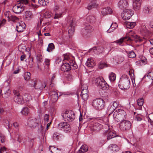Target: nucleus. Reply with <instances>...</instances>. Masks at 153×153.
I'll list each match as a JSON object with an SVG mask.
<instances>
[{
  "instance_id": "24",
  "label": "nucleus",
  "mask_w": 153,
  "mask_h": 153,
  "mask_svg": "<svg viewBox=\"0 0 153 153\" xmlns=\"http://www.w3.org/2000/svg\"><path fill=\"white\" fill-rule=\"evenodd\" d=\"M124 25L128 28H134L136 25L135 22H125L124 23Z\"/></svg>"
},
{
  "instance_id": "15",
  "label": "nucleus",
  "mask_w": 153,
  "mask_h": 153,
  "mask_svg": "<svg viewBox=\"0 0 153 153\" xmlns=\"http://www.w3.org/2000/svg\"><path fill=\"white\" fill-rule=\"evenodd\" d=\"M118 5L120 9L123 10L128 7V4L126 0H120L118 3Z\"/></svg>"
},
{
  "instance_id": "61",
  "label": "nucleus",
  "mask_w": 153,
  "mask_h": 153,
  "mask_svg": "<svg viewBox=\"0 0 153 153\" xmlns=\"http://www.w3.org/2000/svg\"><path fill=\"white\" fill-rule=\"evenodd\" d=\"M0 137L1 142L2 143H4L5 141V137L4 136L1 134H0Z\"/></svg>"
},
{
  "instance_id": "33",
  "label": "nucleus",
  "mask_w": 153,
  "mask_h": 153,
  "mask_svg": "<svg viewBox=\"0 0 153 153\" xmlns=\"http://www.w3.org/2000/svg\"><path fill=\"white\" fill-rule=\"evenodd\" d=\"M141 29L142 31L146 34L145 35L147 36L149 35L151 33L150 32L146 29V26L145 25H143L142 26Z\"/></svg>"
},
{
  "instance_id": "38",
  "label": "nucleus",
  "mask_w": 153,
  "mask_h": 153,
  "mask_svg": "<svg viewBox=\"0 0 153 153\" xmlns=\"http://www.w3.org/2000/svg\"><path fill=\"white\" fill-rule=\"evenodd\" d=\"M116 134L115 133L110 131L108 133V134L107 140H109L113 138L116 137Z\"/></svg>"
},
{
  "instance_id": "54",
  "label": "nucleus",
  "mask_w": 153,
  "mask_h": 153,
  "mask_svg": "<svg viewBox=\"0 0 153 153\" xmlns=\"http://www.w3.org/2000/svg\"><path fill=\"white\" fill-rule=\"evenodd\" d=\"M112 105V107L115 109L118 107V103L117 102L115 101L113 102L112 105Z\"/></svg>"
},
{
  "instance_id": "46",
  "label": "nucleus",
  "mask_w": 153,
  "mask_h": 153,
  "mask_svg": "<svg viewBox=\"0 0 153 153\" xmlns=\"http://www.w3.org/2000/svg\"><path fill=\"white\" fill-rule=\"evenodd\" d=\"M59 134L57 132L54 133L53 136V139L55 141H57L59 139Z\"/></svg>"
},
{
  "instance_id": "39",
  "label": "nucleus",
  "mask_w": 153,
  "mask_h": 153,
  "mask_svg": "<svg viewBox=\"0 0 153 153\" xmlns=\"http://www.w3.org/2000/svg\"><path fill=\"white\" fill-rule=\"evenodd\" d=\"M23 98L24 99V102H27L29 101L31 99L30 96L28 94H25L23 96Z\"/></svg>"
},
{
  "instance_id": "25",
  "label": "nucleus",
  "mask_w": 153,
  "mask_h": 153,
  "mask_svg": "<svg viewBox=\"0 0 153 153\" xmlns=\"http://www.w3.org/2000/svg\"><path fill=\"white\" fill-rule=\"evenodd\" d=\"M90 50H93L95 53L97 54L101 53L104 51V49L102 47H94Z\"/></svg>"
},
{
  "instance_id": "64",
  "label": "nucleus",
  "mask_w": 153,
  "mask_h": 153,
  "mask_svg": "<svg viewBox=\"0 0 153 153\" xmlns=\"http://www.w3.org/2000/svg\"><path fill=\"white\" fill-rule=\"evenodd\" d=\"M150 118L149 117L148 121L150 120L151 121V123L152 124V122H153V114H150Z\"/></svg>"
},
{
  "instance_id": "21",
  "label": "nucleus",
  "mask_w": 153,
  "mask_h": 153,
  "mask_svg": "<svg viewBox=\"0 0 153 153\" xmlns=\"http://www.w3.org/2000/svg\"><path fill=\"white\" fill-rule=\"evenodd\" d=\"M71 66L68 63H65L62 64L61 67V69L63 71H68L71 70Z\"/></svg>"
},
{
  "instance_id": "19",
  "label": "nucleus",
  "mask_w": 153,
  "mask_h": 153,
  "mask_svg": "<svg viewBox=\"0 0 153 153\" xmlns=\"http://www.w3.org/2000/svg\"><path fill=\"white\" fill-rule=\"evenodd\" d=\"M142 0H134L133 7L135 10H139L140 8Z\"/></svg>"
},
{
  "instance_id": "49",
  "label": "nucleus",
  "mask_w": 153,
  "mask_h": 153,
  "mask_svg": "<svg viewBox=\"0 0 153 153\" xmlns=\"http://www.w3.org/2000/svg\"><path fill=\"white\" fill-rule=\"evenodd\" d=\"M70 63L71 67L73 66L74 69H76L78 68V66L75 61H72L71 62H70Z\"/></svg>"
},
{
  "instance_id": "55",
  "label": "nucleus",
  "mask_w": 153,
  "mask_h": 153,
  "mask_svg": "<svg viewBox=\"0 0 153 153\" xmlns=\"http://www.w3.org/2000/svg\"><path fill=\"white\" fill-rule=\"evenodd\" d=\"M81 96L83 100H85L88 99V94H81Z\"/></svg>"
},
{
  "instance_id": "16",
  "label": "nucleus",
  "mask_w": 153,
  "mask_h": 153,
  "mask_svg": "<svg viewBox=\"0 0 153 153\" xmlns=\"http://www.w3.org/2000/svg\"><path fill=\"white\" fill-rule=\"evenodd\" d=\"M50 101L52 103L56 102L58 100V97L57 93L55 91H52L50 94Z\"/></svg>"
},
{
  "instance_id": "32",
  "label": "nucleus",
  "mask_w": 153,
  "mask_h": 153,
  "mask_svg": "<svg viewBox=\"0 0 153 153\" xmlns=\"http://www.w3.org/2000/svg\"><path fill=\"white\" fill-rule=\"evenodd\" d=\"M84 28L89 33L92 31L94 30L92 26L87 23L85 24Z\"/></svg>"
},
{
  "instance_id": "27",
  "label": "nucleus",
  "mask_w": 153,
  "mask_h": 153,
  "mask_svg": "<svg viewBox=\"0 0 153 153\" xmlns=\"http://www.w3.org/2000/svg\"><path fill=\"white\" fill-rule=\"evenodd\" d=\"M33 15L31 11H26L25 13V17L26 19L30 20L33 18Z\"/></svg>"
},
{
  "instance_id": "35",
  "label": "nucleus",
  "mask_w": 153,
  "mask_h": 153,
  "mask_svg": "<svg viewBox=\"0 0 153 153\" xmlns=\"http://www.w3.org/2000/svg\"><path fill=\"white\" fill-rule=\"evenodd\" d=\"M116 75L113 72H111L109 75V78L111 81H114L116 79Z\"/></svg>"
},
{
  "instance_id": "34",
  "label": "nucleus",
  "mask_w": 153,
  "mask_h": 153,
  "mask_svg": "<svg viewBox=\"0 0 153 153\" xmlns=\"http://www.w3.org/2000/svg\"><path fill=\"white\" fill-rule=\"evenodd\" d=\"M62 2L61 1L58 2H55V6L54 7V10H58L61 7V3Z\"/></svg>"
},
{
  "instance_id": "58",
  "label": "nucleus",
  "mask_w": 153,
  "mask_h": 153,
  "mask_svg": "<svg viewBox=\"0 0 153 153\" xmlns=\"http://www.w3.org/2000/svg\"><path fill=\"white\" fill-rule=\"evenodd\" d=\"M82 34L84 35H86L88 33V31L86 30L85 28H83L82 30Z\"/></svg>"
},
{
  "instance_id": "63",
  "label": "nucleus",
  "mask_w": 153,
  "mask_h": 153,
  "mask_svg": "<svg viewBox=\"0 0 153 153\" xmlns=\"http://www.w3.org/2000/svg\"><path fill=\"white\" fill-rule=\"evenodd\" d=\"M6 20L3 19L2 21H0V28L3 26L5 23Z\"/></svg>"
},
{
  "instance_id": "51",
  "label": "nucleus",
  "mask_w": 153,
  "mask_h": 153,
  "mask_svg": "<svg viewBox=\"0 0 153 153\" xmlns=\"http://www.w3.org/2000/svg\"><path fill=\"white\" fill-rule=\"evenodd\" d=\"M117 27V23H115L114 24V25L112 23L111 25L110 28L109 30H108V31H109L110 29H112L111 30H114L116 27Z\"/></svg>"
},
{
  "instance_id": "7",
  "label": "nucleus",
  "mask_w": 153,
  "mask_h": 153,
  "mask_svg": "<svg viewBox=\"0 0 153 153\" xmlns=\"http://www.w3.org/2000/svg\"><path fill=\"white\" fill-rule=\"evenodd\" d=\"M97 85L103 90L108 89V85L103 78H97L95 80Z\"/></svg>"
},
{
  "instance_id": "50",
  "label": "nucleus",
  "mask_w": 153,
  "mask_h": 153,
  "mask_svg": "<svg viewBox=\"0 0 153 153\" xmlns=\"http://www.w3.org/2000/svg\"><path fill=\"white\" fill-rule=\"evenodd\" d=\"M85 89H83L82 90V91L81 92V94H88V87L87 85H85Z\"/></svg>"
},
{
  "instance_id": "23",
  "label": "nucleus",
  "mask_w": 153,
  "mask_h": 153,
  "mask_svg": "<svg viewBox=\"0 0 153 153\" xmlns=\"http://www.w3.org/2000/svg\"><path fill=\"white\" fill-rule=\"evenodd\" d=\"M108 150L114 152L118 151L120 148L119 147L115 144H111L108 147Z\"/></svg>"
},
{
  "instance_id": "57",
  "label": "nucleus",
  "mask_w": 153,
  "mask_h": 153,
  "mask_svg": "<svg viewBox=\"0 0 153 153\" xmlns=\"http://www.w3.org/2000/svg\"><path fill=\"white\" fill-rule=\"evenodd\" d=\"M147 76L148 78L152 80H153V73L150 72H149L148 75H147Z\"/></svg>"
},
{
  "instance_id": "44",
  "label": "nucleus",
  "mask_w": 153,
  "mask_h": 153,
  "mask_svg": "<svg viewBox=\"0 0 153 153\" xmlns=\"http://www.w3.org/2000/svg\"><path fill=\"white\" fill-rule=\"evenodd\" d=\"M49 149L51 152L52 153H57L56 151L57 149L55 148L54 146H50L49 147Z\"/></svg>"
},
{
  "instance_id": "4",
  "label": "nucleus",
  "mask_w": 153,
  "mask_h": 153,
  "mask_svg": "<svg viewBox=\"0 0 153 153\" xmlns=\"http://www.w3.org/2000/svg\"><path fill=\"white\" fill-rule=\"evenodd\" d=\"M130 86V81L128 77L122 78L119 81L118 86L123 90H126L128 89Z\"/></svg>"
},
{
  "instance_id": "9",
  "label": "nucleus",
  "mask_w": 153,
  "mask_h": 153,
  "mask_svg": "<svg viewBox=\"0 0 153 153\" xmlns=\"http://www.w3.org/2000/svg\"><path fill=\"white\" fill-rule=\"evenodd\" d=\"M27 123L30 127L32 128H35L38 126L39 121L36 118L34 117H30L28 119Z\"/></svg>"
},
{
  "instance_id": "42",
  "label": "nucleus",
  "mask_w": 153,
  "mask_h": 153,
  "mask_svg": "<svg viewBox=\"0 0 153 153\" xmlns=\"http://www.w3.org/2000/svg\"><path fill=\"white\" fill-rule=\"evenodd\" d=\"M38 2L40 5L43 6L47 5L48 3V0H38Z\"/></svg>"
},
{
  "instance_id": "62",
  "label": "nucleus",
  "mask_w": 153,
  "mask_h": 153,
  "mask_svg": "<svg viewBox=\"0 0 153 153\" xmlns=\"http://www.w3.org/2000/svg\"><path fill=\"white\" fill-rule=\"evenodd\" d=\"M49 115L48 114H45L44 116V120L45 121L48 122L49 120Z\"/></svg>"
},
{
  "instance_id": "11",
  "label": "nucleus",
  "mask_w": 153,
  "mask_h": 153,
  "mask_svg": "<svg viewBox=\"0 0 153 153\" xmlns=\"http://www.w3.org/2000/svg\"><path fill=\"white\" fill-rule=\"evenodd\" d=\"M32 84H33V87L36 89L42 90L45 88L46 86L47 83L46 81H44L42 82H38L37 84H36V80H33L32 81Z\"/></svg>"
},
{
  "instance_id": "10",
  "label": "nucleus",
  "mask_w": 153,
  "mask_h": 153,
  "mask_svg": "<svg viewBox=\"0 0 153 153\" xmlns=\"http://www.w3.org/2000/svg\"><path fill=\"white\" fill-rule=\"evenodd\" d=\"M13 93L15 95L14 98V101L19 104H23L24 102L23 96L21 95L19 92L17 90H14Z\"/></svg>"
},
{
  "instance_id": "5",
  "label": "nucleus",
  "mask_w": 153,
  "mask_h": 153,
  "mask_svg": "<svg viewBox=\"0 0 153 153\" xmlns=\"http://www.w3.org/2000/svg\"><path fill=\"white\" fill-rule=\"evenodd\" d=\"M92 105L96 109L101 110L104 107V102L102 99L97 98L93 101Z\"/></svg>"
},
{
  "instance_id": "6",
  "label": "nucleus",
  "mask_w": 153,
  "mask_h": 153,
  "mask_svg": "<svg viewBox=\"0 0 153 153\" xmlns=\"http://www.w3.org/2000/svg\"><path fill=\"white\" fill-rule=\"evenodd\" d=\"M63 119L65 121L71 122L75 118L74 113L71 111H68L62 114Z\"/></svg>"
},
{
  "instance_id": "3",
  "label": "nucleus",
  "mask_w": 153,
  "mask_h": 153,
  "mask_svg": "<svg viewBox=\"0 0 153 153\" xmlns=\"http://www.w3.org/2000/svg\"><path fill=\"white\" fill-rule=\"evenodd\" d=\"M126 113L123 110H117L113 114L114 118L117 122H121L126 118Z\"/></svg>"
},
{
  "instance_id": "28",
  "label": "nucleus",
  "mask_w": 153,
  "mask_h": 153,
  "mask_svg": "<svg viewBox=\"0 0 153 153\" xmlns=\"http://www.w3.org/2000/svg\"><path fill=\"white\" fill-rule=\"evenodd\" d=\"M29 112V109L28 107H23L21 112V113L22 115L25 116H27Z\"/></svg>"
},
{
  "instance_id": "40",
  "label": "nucleus",
  "mask_w": 153,
  "mask_h": 153,
  "mask_svg": "<svg viewBox=\"0 0 153 153\" xmlns=\"http://www.w3.org/2000/svg\"><path fill=\"white\" fill-rule=\"evenodd\" d=\"M24 78L25 80H28L30 78V73L29 72H26L24 73Z\"/></svg>"
},
{
  "instance_id": "43",
  "label": "nucleus",
  "mask_w": 153,
  "mask_h": 153,
  "mask_svg": "<svg viewBox=\"0 0 153 153\" xmlns=\"http://www.w3.org/2000/svg\"><path fill=\"white\" fill-rule=\"evenodd\" d=\"M107 67V65L106 63L103 62H101L99 63V68L102 69L105 67Z\"/></svg>"
},
{
  "instance_id": "14",
  "label": "nucleus",
  "mask_w": 153,
  "mask_h": 153,
  "mask_svg": "<svg viewBox=\"0 0 153 153\" xmlns=\"http://www.w3.org/2000/svg\"><path fill=\"white\" fill-rule=\"evenodd\" d=\"M102 128V125L97 123L91 124L90 126V130L92 131H98Z\"/></svg>"
},
{
  "instance_id": "41",
  "label": "nucleus",
  "mask_w": 153,
  "mask_h": 153,
  "mask_svg": "<svg viewBox=\"0 0 153 153\" xmlns=\"http://www.w3.org/2000/svg\"><path fill=\"white\" fill-rule=\"evenodd\" d=\"M55 46L53 43H49L48 47L47 49V51L48 52H50L51 50L54 49Z\"/></svg>"
},
{
  "instance_id": "36",
  "label": "nucleus",
  "mask_w": 153,
  "mask_h": 153,
  "mask_svg": "<svg viewBox=\"0 0 153 153\" xmlns=\"http://www.w3.org/2000/svg\"><path fill=\"white\" fill-rule=\"evenodd\" d=\"M9 21H12L13 22H16L18 18L15 16L10 15L7 16Z\"/></svg>"
},
{
  "instance_id": "2",
  "label": "nucleus",
  "mask_w": 153,
  "mask_h": 153,
  "mask_svg": "<svg viewBox=\"0 0 153 153\" xmlns=\"http://www.w3.org/2000/svg\"><path fill=\"white\" fill-rule=\"evenodd\" d=\"M19 3L14 5L13 8V11L16 13L22 12L25 9V5L28 4V0H19Z\"/></svg>"
},
{
  "instance_id": "47",
  "label": "nucleus",
  "mask_w": 153,
  "mask_h": 153,
  "mask_svg": "<svg viewBox=\"0 0 153 153\" xmlns=\"http://www.w3.org/2000/svg\"><path fill=\"white\" fill-rule=\"evenodd\" d=\"M128 57L131 58H134L136 56V55L134 52L133 51H131L129 52L128 53Z\"/></svg>"
},
{
  "instance_id": "17",
  "label": "nucleus",
  "mask_w": 153,
  "mask_h": 153,
  "mask_svg": "<svg viewBox=\"0 0 153 153\" xmlns=\"http://www.w3.org/2000/svg\"><path fill=\"white\" fill-rule=\"evenodd\" d=\"M11 91L8 88H4L1 90V93L5 98L8 97L10 95Z\"/></svg>"
},
{
  "instance_id": "18",
  "label": "nucleus",
  "mask_w": 153,
  "mask_h": 153,
  "mask_svg": "<svg viewBox=\"0 0 153 153\" xmlns=\"http://www.w3.org/2000/svg\"><path fill=\"white\" fill-rule=\"evenodd\" d=\"M71 22L70 26L68 28V33L69 34L71 35L73 34L74 31V26L75 25V23L74 21L73 18H72V20H71Z\"/></svg>"
},
{
  "instance_id": "12",
  "label": "nucleus",
  "mask_w": 153,
  "mask_h": 153,
  "mask_svg": "<svg viewBox=\"0 0 153 153\" xmlns=\"http://www.w3.org/2000/svg\"><path fill=\"white\" fill-rule=\"evenodd\" d=\"M133 14V12L129 9H126L121 13V16L124 20H128L130 18Z\"/></svg>"
},
{
  "instance_id": "52",
  "label": "nucleus",
  "mask_w": 153,
  "mask_h": 153,
  "mask_svg": "<svg viewBox=\"0 0 153 153\" xmlns=\"http://www.w3.org/2000/svg\"><path fill=\"white\" fill-rule=\"evenodd\" d=\"M115 60L117 59H118V63L122 62L123 60V58L122 57L118 56H115Z\"/></svg>"
},
{
  "instance_id": "45",
  "label": "nucleus",
  "mask_w": 153,
  "mask_h": 153,
  "mask_svg": "<svg viewBox=\"0 0 153 153\" xmlns=\"http://www.w3.org/2000/svg\"><path fill=\"white\" fill-rule=\"evenodd\" d=\"M4 125L6 128L8 127V128H10L12 126V124H10L8 120H5L4 121Z\"/></svg>"
},
{
  "instance_id": "37",
  "label": "nucleus",
  "mask_w": 153,
  "mask_h": 153,
  "mask_svg": "<svg viewBox=\"0 0 153 153\" xmlns=\"http://www.w3.org/2000/svg\"><path fill=\"white\" fill-rule=\"evenodd\" d=\"M115 110L114 108L112 107V105H110L108 106L107 109V113L108 114L109 116H110Z\"/></svg>"
},
{
  "instance_id": "29",
  "label": "nucleus",
  "mask_w": 153,
  "mask_h": 153,
  "mask_svg": "<svg viewBox=\"0 0 153 153\" xmlns=\"http://www.w3.org/2000/svg\"><path fill=\"white\" fill-rule=\"evenodd\" d=\"M97 6V4L96 3V0H92L89 3L88 6L87 7V8L89 10L91 9L92 8L96 7Z\"/></svg>"
},
{
  "instance_id": "26",
  "label": "nucleus",
  "mask_w": 153,
  "mask_h": 153,
  "mask_svg": "<svg viewBox=\"0 0 153 153\" xmlns=\"http://www.w3.org/2000/svg\"><path fill=\"white\" fill-rule=\"evenodd\" d=\"M85 64L87 66L91 68L93 67L95 65L94 60L92 59H88Z\"/></svg>"
},
{
  "instance_id": "8",
  "label": "nucleus",
  "mask_w": 153,
  "mask_h": 153,
  "mask_svg": "<svg viewBox=\"0 0 153 153\" xmlns=\"http://www.w3.org/2000/svg\"><path fill=\"white\" fill-rule=\"evenodd\" d=\"M119 126L120 129L122 131H126L130 129L131 126V123L129 121L123 120L120 122L119 124Z\"/></svg>"
},
{
  "instance_id": "30",
  "label": "nucleus",
  "mask_w": 153,
  "mask_h": 153,
  "mask_svg": "<svg viewBox=\"0 0 153 153\" xmlns=\"http://www.w3.org/2000/svg\"><path fill=\"white\" fill-rule=\"evenodd\" d=\"M86 20L87 22L91 23L94 22L95 21V18L93 15H90L87 16L86 18Z\"/></svg>"
},
{
  "instance_id": "56",
  "label": "nucleus",
  "mask_w": 153,
  "mask_h": 153,
  "mask_svg": "<svg viewBox=\"0 0 153 153\" xmlns=\"http://www.w3.org/2000/svg\"><path fill=\"white\" fill-rule=\"evenodd\" d=\"M142 120L141 116L140 115L138 114L135 117V120L138 121H140Z\"/></svg>"
},
{
  "instance_id": "59",
  "label": "nucleus",
  "mask_w": 153,
  "mask_h": 153,
  "mask_svg": "<svg viewBox=\"0 0 153 153\" xmlns=\"http://www.w3.org/2000/svg\"><path fill=\"white\" fill-rule=\"evenodd\" d=\"M62 61V59L61 57H58L56 58V64H59L61 63Z\"/></svg>"
},
{
  "instance_id": "22",
  "label": "nucleus",
  "mask_w": 153,
  "mask_h": 153,
  "mask_svg": "<svg viewBox=\"0 0 153 153\" xmlns=\"http://www.w3.org/2000/svg\"><path fill=\"white\" fill-rule=\"evenodd\" d=\"M112 13V11L111 9L109 7L104 8L101 11L102 14L103 16L111 14Z\"/></svg>"
},
{
  "instance_id": "31",
  "label": "nucleus",
  "mask_w": 153,
  "mask_h": 153,
  "mask_svg": "<svg viewBox=\"0 0 153 153\" xmlns=\"http://www.w3.org/2000/svg\"><path fill=\"white\" fill-rule=\"evenodd\" d=\"M88 148L87 145H83L79 150V153H84L87 152L88 150Z\"/></svg>"
},
{
  "instance_id": "1",
  "label": "nucleus",
  "mask_w": 153,
  "mask_h": 153,
  "mask_svg": "<svg viewBox=\"0 0 153 153\" xmlns=\"http://www.w3.org/2000/svg\"><path fill=\"white\" fill-rule=\"evenodd\" d=\"M132 30H130L129 32L130 34L129 35H131L132 38L128 36H125L120 38V39L117 40L116 42H116L117 44H119V45H120L125 40L131 41L134 40L136 42H140L143 41V39L140 38L139 36H137L136 34H134L133 35H131L130 33L132 32Z\"/></svg>"
},
{
  "instance_id": "13",
  "label": "nucleus",
  "mask_w": 153,
  "mask_h": 153,
  "mask_svg": "<svg viewBox=\"0 0 153 153\" xmlns=\"http://www.w3.org/2000/svg\"><path fill=\"white\" fill-rule=\"evenodd\" d=\"M58 126L59 128L66 132H69L71 130L70 125L67 122L60 123L58 124Z\"/></svg>"
},
{
  "instance_id": "53",
  "label": "nucleus",
  "mask_w": 153,
  "mask_h": 153,
  "mask_svg": "<svg viewBox=\"0 0 153 153\" xmlns=\"http://www.w3.org/2000/svg\"><path fill=\"white\" fill-rule=\"evenodd\" d=\"M143 11L144 13L147 14L149 13L150 12L149 8L147 7H144Z\"/></svg>"
},
{
  "instance_id": "48",
  "label": "nucleus",
  "mask_w": 153,
  "mask_h": 153,
  "mask_svg": "<svg viewBox=\"0 0 153 153\" xmlns=\"http://www.w3.org/2000/svg\"><path fill=\"white\" fill-rule=\"evenodd\" d=\"M137 104L139 106H142L143 104V98H141L137 100Z\"/></svg>"
},
{
  "instance_id": "60",
  "label": "nucleus",
  "mask_w": 153,
  "mask_h": 153,
  "mask_svg": "<svg viewBox=\"0 0 153 153\" xmlns=\"http://www.w3.org/2000/svg\"><path fill=\"white\" fill-rule=\"evenodd\" d=\"M28 4H27V5L29 6L30 4V1H31L32 4H33V3H37L38 0H28Z\"/></svg>"
},
{
  "instance_id": "20",
  "label": "nucleus",
  "mask_w": 153,
  "mask_h": 153,
  "mask_svg": "<svg viewBox=\"0 0 153 153\" xmlns=\"http://www.w3.org/2000/svg\"><path fill=\"white\" fill-rule=\"evenodd\" d=\"M25 24L23 22L18 23L16 26V29L19 32H22L25 29Z\"/></svg>"
}]
</instances>
